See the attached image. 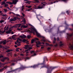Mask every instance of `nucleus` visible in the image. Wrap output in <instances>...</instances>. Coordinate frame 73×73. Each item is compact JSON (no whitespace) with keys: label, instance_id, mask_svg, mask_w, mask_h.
Here are the masks:
<instances>
[{"label":"nucleus","instance_id":"1","mask_svg":"<svg viewBox=\"0 0 73 73\" xmlns=\"http://www.w3.org/2000/svg\"><path fill=\"white\" fill-rule=\"evenodd\" d=\"M31 32H32V33H33L34 35H35V33H34V32H36V36H37L38 37H42L43 38H45V37L42 36H41V35H40V33L37 32V31H36V29H35V28H34V27H31Z\"/></svg>","mask_w":73,"mask_h":73},{"label":"nucleus","instance_id":"2","mask_svg":"<svg viewBox=\"0 0 73 73\" xmlns=\"http://www.w3.org/2000/svg\"><path fill=\"white\" fill-rule=\"evenodd\" d=\"M46 3L45 2H42L41 5L38 7H36V5H34V9H42V8H43L45 6V5H46Z\"/></svg>","mask_w":73,"mask_h":73},{"label":"nucleus","instance_id":"3","mask_svg":"<svg viewBox=\"0 0 73 73\" xmlns=\"http://www.w3.org/2000/svg\"><path fill=\"white\" fill-rule=\"evenodd\" d=\"M26 41H27V40L25 39H23V40H22L21 39H20L19 38H18L17 40V42H15V44H17L18 46H20V43H21V41H22V42H25Z\"/></svg>","mask_w":73,"mask_h":73},{"label":"nucleus","instance_id":"4","mask_svg":"<svg viewBox=\"0 0 73 73\" xmlns=\"http://www.w3.org/2000/svg\"><path fill=\"white\" fill-rule=\"evenodd\" d=\"M8 27H9V26H8L6 29V26H5V27L4 29L5 30L4 31H2V30H0V35H2L3 33H4V32H5V31H7L8 30Z\"/></svg>","mask_w":73,"mask_h":73},{"label":"nucleus","instance_id":"5","mask_svg":"<svg viewBox=\"0 0 73 73\" xmlns=\"http://www.w3.org/2000/svg\"><path fill=\"white\" fill-rule=\"evenodd\" d=\"M18 1H19L17 0H13V4H16Z\"/></svg>","mask_w":73,"mask_h":73},{"label":"nucleus","instance_id":"6","mask_svg":"<svg viewBox=\"0 0 73 73\" xmlns=\"http://www.w3.org/2000/svg\"><path fill=\"white\" fill-rule=\"evenodd\" d=\"M16 20V17H14L13 18H11L9 20L10 21H15Z\"/></svg>","mask_w":73,"mask_h":73},{"label":"nucleus","instance_id":"7","mask_svg":"<svg viewBox=\"0 0 73 73\" xmlns=\"http://www.w3.org/2000/svg\"><path fill=\"white\" fill-rule=\"evenodd\" d=\"M38 40V39L37 38H35L34 39H33L32 40H31V44H33V42L34 41H36V40Z\"/></svg>","mask_w":73,"mask_h":73},{"label":"nucleus","instance_id":"8","mask_svg":"<svg viewBox=\"0 0 73 73\" xmlns=\"http://www.w3.org/2000/svg\"><path fill=\"white\" fill-rule=\"evenodd\" d=\"M26 37L27 36L24 35H20L19 36V38H26Z\"/></svg>","mask_w":73,"mask_h":73},{"label":"nucleus","instance_id":"9","mask_svg":"<svg viewBox=\"0 0 73 73\" xmlns=\"http://www.w3.org/2000/svg\"><path fill=\"white\" fill-rule=\"evenodd\" d=\"M36 44L37 47H39L40 46L38 45H39V44H41V43H40V42L39 41H38L36 42Z\"/></svg>","mask_w":73,"mask_h":73},{"label":"nucleus","instance_id":"10","mask_svg":"<svg viewBox=\"0 0 73 73\" xmlns=\"http://www.w3.org/2000/svg\"><path fill=\"white\" fill-rule=\"evenodd\" d=\"M25 48V49H28V48L29 49H32V48L29 47L28 46H26Z\"/></svg>","mask_w":73,"mask_h":73},{"label":"nucleus","instance_id":"11","mask_svg":"<svg viewBox=\"0 0 73 73\" xmlns=\"http://www.w3.org/2000/svg\"><path fill=\"white\" fill-rule=\"evenodd\" d=\"M11 31H12V30H11L10 29L9 31L6 32V33H7V34L11 33Z\"/></svg>","mask_w":73,"mask_h":73},{"label":"nucleus","instance_id":"12","mask_svg":"<svg viewBox=\"0 0 73 73\" xmlns=\"http://www.w3.org/2000/svg\"><path fill=\"white\" fill-rule=\"evenodd\" d=\"M16 35H14L12 36V38L13 39H14V40H16V39L14 38H15V37H16Z\"/></svg>","mask_w":73,"mask_h":73},{"label":"nucleus","instance_id":"13","mask_svg":"<svg viewBox=\"0 0 73 73\" xmlns=\"http://www.w3.org/2000/svg\"><path fill=\"white\" fill-rule=\"evenodd\" d=\"M18 27L17 26V24L13 26V27H11L10 28H13L14 27V28H17V27Z\"/></svg>","mask_w":73,"mask_h":73},{"label":"nucleus","instance_id":"14","mask_svg":"<svg viewBox=\"0 0 73 73\" xmlns=\"http://www.w3.org/2000/svg\"><path fill=\"white\" fill-rule=\"evenodd\" d=\"M22 21L23 22L24 24H25V19L24 17L22 19Z\"/></svg>","mask_w":73,"mask_h":73},{"label":"nucleus","instance_id":"15","mask_svg":"<svg viewBox=\"0 0 73 73\" xmlns=\"http://www.w3.org/2000/svg\"><path fill=\"white\" fill-rule=\"evenodd\" d=\"M21 28H27V26H26L25 25H22L21 26Z\"/></svg>","mask_w":73,"mask_h":73},{"label":"nucleus","instance_id":"16","mask_svg":"<svg viewBox=\"0 0 73 73\" xmlns=\"http://www.w3.org/2000/svg\"><path fill=\"white\" fill-rule=\"evenodd\" d=\"M5 59H6V58H3V59L1 60V61L2 62H4V60H5Z\"/></svg>","mask_w":73,"mask_h":73},{"label":"nucleus","instance_id":"17","mask_svg":"<svg viewBox=\"0 0 73 73\" xmlns=\"http://www.w3.org/2000/svg\"><path fill=\"white\" fill-rule=\"evenodd\" d=\"M7 42H7L6 40H4L3 42V44H6V43H7Z\"/></svg>","mask_w":73,"mask_h":73},{"label":"nucleus","instance_id":"18","mask_svg":"<svg viewBox=\"0 0 73 73\" xmlns=\"http://www.w3.org/2000/svg\"><path fill=\"white\" fill-rule=\"evenodd\" d=\"M32 10V8H31L30 9H28V10H26V11H31V10Z\"/></svg>","mask_w":73,"mask_h":73},{"label":"nucleus","instance_id":"19","mask_svg":"<svg viewBox=\"0 0 73 73\" xmlns=\"http://www.w3.org/2000/svg\"><path fill=\"white\" fill-rule=\"evenodd\" d=\"M25 3H26V4H30V3H31V1H28L26 2H25Z\"/></svg>","mask_w":73,"mask_h":73},{"label":"nucleus","instance_id":"20","mask_svg":"<svg viewBox=\"0 0 73 73\" xmlns=\"http://www.w3.org/2000/svg\"><path fill=\"white\" fill-rule=\"evenodd\" d=\"M60 46H62V45H63V43H62V42H60Z\"/></svg>","mask_w":73,"mask_h":73},{"label":"nucleus","instance_id":"21","mask_svg":"<svg viewBox=\"0 0 73 73\" xmlns=\"http://www.w3.org/2000/svg\"><path fill=\"white\" fill-rule=\"evenodd\" d=\"M31 36H30V35H29L27 36V38H28L29 39L30 38H31Z\"/></svg>","mask_w":73,"mask_h":73},{"label":"nucleus","instance_id":"22","mask_svg":"<svg viewBox=\"0 0 73 73\" xmlns=\"http://www.w3.org/2000/svg\"><path fill=\"white\" fill-rule=\"evenodd\" d=\"M4 10L5 12V13H7V9H4Z\"/></svg>","mask_w":73,"mask_h":73},{"label":"nucleus","instance_id":"23","mask_svg":"<svg viewBox=\"0 0 73 73\" xmlns=\"http://www.w3.org/2000/svg\"><path fill=\"white\" fill-rule=\"evenodd\" d=\"M17 25V26L18 27H20V26H21V24H18Z\"/></svg>","mask_w":73,"mask_h":73},{"label":"nucleus","instance_id":"24","mask_svg":"<svg viewBox=\"0 0 73 73\" xmlns=\"http://www.w3.org/2000/svg\"><path fill=\"white\" fill-rule=\"evenodd\" d=\"M31 67L33 68H36V66L34 65V66H33V67L31 66Z\"/></svg>","mask_w":73,"mask_h":73},{"label":"nucleus","instance_id":"25","mask_svg":"<svg viewBox=\"0 0 73 73\" xmlns=\"http://www.w3.org/2000/svg\"><path fill=\"white\" fill-rule=\"evenodd\" d=\"M8 6V4H6L5 5V7H7Z\"/></svg>","mask_w":73,"mask_h":73},{"label":"nucleus","instance_id":"26","mask_svg":"<svg viewBox=\"0 0 73 73\" xmlns=\"http://www.w3.org/2000/svg\"><path fill=\"white\" fill-rule=\"evenodd\" d=\"M9 4L10 5H11V4H13V2L12 3L9 2Z\"/></svg>","mask_w":73,"mask_h":73},{"label":"nucleus","instance_id":"27","mask_svg":"<svg viewBox=\"0 0 73 73\" xmlns=\"http://www.w3.org/2000/svg\"><path fill=\"white\" fill-rule=\"evenodd\" d=\"M3 22L4 21L3 20H2L0 21V23H3Z\"/></svg>","mask_w":73,"mask_h":73},{"label":"nucleus","instance_id":"28","mask_svg":"<svg viewBox=\"0 0 73 73\" xmlns=\"http://www.w3.org/2000/svg\"><path fill=\"white\" fill-rule=\"evenodd\" d=\"M40 46H41V49H42V48H44V46H43L42 45H40Z\"/></svg>","mask_w":73,"mask_h":73},{"label":"nucleus","instance_id":"29","mask_svg":"<svg viewBox=\"0 0 73 73\" xmlns=\"http://www.w3.org/2000/svg\"><path fill=\"white\" fill-rule=\"evenodd\" d=\"M66 13L67 15H69V11H67Z\"/></svg>","mask_w":73,"mask_h":73},{"label":"nucleus","instance_id":"30","mask_svg":"<svg viewBox=\"0 0 73 73\" xmlns=\"http://www.w3.org/2000/svg\"><path fill=\"white\" fill-rule=\"evenodd\" d=\"M5 2H3L2 3L1 5H3V4H5Z\"/></svg>","mask_w":73,"mask_h":73},{"label":"nucleus","instance_id":"31","mask_svg":"<svg viewBox=\"0 0 73 73\" xmlns=\"http://www.w3.org/2000/svg\"><path fill=\"white\" fill-rule=\"evenodd\" d=\"M32 7V6H28V8H31Z\"/></svg>","mask_w":73,"mask_h":73},{"label":"nucleus","instance_id":"32","mask_svg":"<svg viewBox=\"0 0 73 73\" xmlns=\"http://www.w3.org/2000/svg\"><path fill=\"white\" fill-rule=\"evenodd\" d=\"M66 0H62V1H64V2H66Z\"/></svg>","mask_w":73,"mask_h":73},{"label":"nucleus","instance_id":"33","mask_svg":"<svg viewBox=\"0 0 73 73\" xmlns=\"http://www.w3.org/2000/svg\"><path fill=\"white\" fill-rule=\"evenodd\" d=\"M17 30H19V31H21V30H22V29H19V28H18Z\"/></svg>","mask_w":73,"mask_h":73},{"label":"nucleus","instance_id":"34","mask_svg":"<svg viewBox=\"0 0 73 73\" xmlns=\"http://www.w3.org/2000/svg\"><path fill=\"white\" fill-rule=\"evenodd\" d=\"M3 16H7V15H6V14L3 15Z\"/></svg>","mask_w":73,"mask_h":73},{"label":"nucleus","instance_id":"35","mask_svg":"<svg viewBox=\"0 0 73 73\" xmlns=\"http://www.w3.org/2000/svg\"><path fill=\"white\" fill-rule=\"evenodd\" d=\"M24 6H22V9H21L22 11H23V9H24Z\"/></svg>","mask_w":73,"mask_h":73},{"label":"nucleus","instance_id":"36","mask_svg":"<svg viewBox=\"0 0 73 73\" xmlns=\"http://www.w3.org/2000/svg\"><path fill=\"white\" fill-rule=\"evenodd\" d=\"M36 54L35 53V54H34L32 56H36Z\"/></svg>","mask_w":73,"mask_h":73},{"label":"nucleus","instance_id":"37","mask_svg":"<svg viewBox=\"0 0 73 73\" xmlns=\"http://www.w3.org/2000/svg\"><path fill=\"white\" fill-rule=\"evenodd\" d=\"M34 51H32L31 52V53H34Z\"/></svg>","mask_w":73,"mask_h":73},{"label":"nucleus","instance_id":"38","mask_svg":"<svg viewBox=\"0 0 73 73\" xmlns=\"http://www.w3.org/2000/svg\"><path fill=\"white\" fill-rule=\"evenodd\" d=\"M16 51H17V52H19V50L18 49H16Z\"/></svg>","mask_w":73,"mask_h":73},{"label":"nucleus","instance_id":"39","mask_svg":"<svg viewBox=\"0 0 73 73\" xmlns=\"http://www.w3.org/2000/svg\"><path fill=\"white\" fill-rule=\"evenodd\" d=\"M2 57H3V56L2 55H1L0 56V58H1Z\"/></svg>","mask_w":73,"mask_h":73},{"label":"nucleus","instance_id":"40","mask_svg":"<svg viewBox=\"0 0 73 73\" xmlns=\"http://www.w3.org/2000/svg\"><path fill=\"white\" fill-rule=\"evenodd\" d=\"M22 14L23 16H25V15H24V14H23V13H22Z\"/></svg>","mask_w":73,"mask_h":73},{"label":"nucleus","instance_id":"41","mask_svg":"<svg viewBox=\"0 0 73 73\" xmlns=\"http://www.w3.org/2000/svg\"><path fill=\"white\" fill-rule=\"evenodd\" d=\"M6 3H7V4H9V2H6Z\"/></svg>","mask_w":73,"mask_h":73},{"label":"nucleus","instance_id":"42","mask_svg":"<svg viewBox=\"0 0 73 73\" xmlns=\"http://www.w3.org/2000/svg\"><path fill=\"white\" fill-rule=\"evenodd\" d=\"M50 49V48L48 47V48L47 49H48V50H49V49Z\"/></svg>","mask_w":73,"mask_h":73},{"label":"nucleus","instance_id":"43","mask_svg":"<svg viewBox=\"0 0 73 73\" xmlns=\"http://www.w3.org/2000/svg\"><path fill=\"white\" fill-rule=\"evenodd\" d=\"M40 17V15H38L37 17V18H38V17Z\"/></svg>","mask_w":73,"mask_h":73},{"label":"nucleus","instance_id":"44","mask_svg":"<svg viewBox=\"0 0 73 73\" xmlns=\"http://www.w3.org/2000/svg\"><path fill=\"white\" fill-rule=\"evenodd\" d=\"M21 56H24V55L23 54H21Z\"/></svg>","mask_w":73,"mask_h":73},{"label":"nucleus","instance_id":"45","mask_svg":"<svg viewBox=\"0 0 73 73\" xmlns=\"http://www.w3.org/2000/svg\"><path fill=\"white\" fill-rule=\"evenodd\" d=\"M16 16H20V15H19V14H16Z\"/></svg>","mask_w":73,"mask_h":73},{"label":"nucleus","instance_id":"46","mask_svg":"<svg viewBox=\"0 0 73 73\" xmlns=\"http://www.w3.org/2000/svg\"><path fill=\"white\" fill-rule=\"evenodd\" d=\"M19 69H21V70H23V68H20L19 69Z\"/></svg>","mask_w":73,"mask_h":73},{"label":"nucleus","instance_id":"47","mask_svg":"<svg viewBox=\"0 0 73 73\" xmlns=\"http://www.w3.org/2000/svg\"><path fill=\"white\" fill-rule=\"evenodd\" d=\"M14 46H15V48L17 47V45H15Z\"/></svg>","mask_w":73,"mask_h":73},{"label":"nucleus","instance_id":"48","mask_svg":"<svg viewBox=\"0 0 73 73\" xmlns=\"http://www.w3.org/2000/svg\"><path fill=\"white\" fill-rule=\"evenodd\" d=\"M7 68V66H6L5 67H4V68H5V69H6V68Z\"/></svg>","mask_w":73,"mask_h":73},{"label":"nucleus","instance_id":"49","mask_svg":"<svg viewBox=\"0 0 73 73\" xmlns=\"http://www.w3.org/2000/svg\"><path fill=\"white\" fill-rule=\"evenodd\" d=\"M41 1H45V0H40Z\"/></svg>","mask_w":73,"mask_h":73},{"label":"nucleus","instance_id":"50","mask_svg":"<svg viewBox=\"0 0 73 73\" xmlns=\"http://www.w3.org/2000/svg\"><path fill=\"white\" fill-rule=\"evenodd\" d=\"M57 46V44H56L55 45V46Z\"/></svg>","mask_w":73,"mask_h":73},{"label":"nucleus","instance_id":"51","mask_svg":"<svg viewBox=\"0 0 73 73\" xmlns=\"http://www.w3.org/2000/svg\"><path fill=\"white\" fill-rule=\"evenodd\" d=\"M3 70V69H0V72H1Z\"/></svg>","mask_w":73,"mask_h":73},{"label":"nucleus","instance_id":"52","mask_svg":"<svg viewBox=\"0 0 73 73\" xmlns=\"http://www.w3.org/2000/svg\"><path fill=\"white\" fill-rule=\"evenodd\" d=\"M42 40L43 41H45V40L44 39L43 40Z\"/></svg>","mask_w":73,"mask_h":73},{"label":"nucleus","instance_id":"53","mask_svg":"<svg viewBox=\"0 0 73 73\" xmlns=\"http://www.w3.org/2000/svg\"><path fill=\"white\" fill-rule=\"evenodd\" d=\"M15 65V64L14 63L12 64V65Z\"/></svg>","mask_w":73,"mask_h":73},{"label":"nucleus","instance_id":"54","mask_svg":"<svg viewBox=\"0 0 73 73\" xmlns=\"http://www.w3.org/2000/svg\"><path fill=\"white\" fill-rule=\"evenodd\" d=\"M10 18H11V17H9L8 18V19H10Z\"/></svg>","mask_w":73,"mask_h":73},{"label":"nucleus","instance_id":"55","mask_svg":"<svg viewBox=\"0 0 73 73\" xmlns=\"http://www.w3.org/2000/svg\"><path fill=\"white\" fill-rule=\"evenodd\" d=\"M7 9H9V7H7Z\"/></svg>","mask_w":73,"mask_h":73},{"label":"nucleus","instance_id":"56","mask_svg":"<svg viewBox=\"0 0 73 73\" xmlns=\"http://www.w3.org/2000/svg\"><path fill=\"white\" fill-rule=\"evenodd\" d=\"M13 13V12H10V13H9V14H11V13Z\"/></svg>","mask_w":73,"mask_h":73},{"label":"nucleus","instance_id":"57","mask_svg":"<svg viewBox=\"0 0 73 73\" xmlns=\"http://www.w3.org/2000/svg\"><path fill=\"white\" fill-rule=\"evenodd\" d=\"M57 40L58 41V40H59V39L58 38H57Z\"/></svg>","mask_w":73,"mask_h":73},{"label":"nucleus","instance_id":"58","mask_svg":"<svg viewBox=\"0 0 73 73\" xmlns=\"http://www.w3.org/2000/svg\"><path fill=\"white\" fill-rule=\"evenodd\" d=\"M56 2H58V1H54V3H56Z\"/></svg>","mask_w":73,"mask_h":73},{"label":"nucleus","instance_id":"59","mask_svg":"<svg viewBox=\"0 0 73 73\" xmlns=\"http://www.w3.org/2000/svg\"><path fill=\"white\" fill-rule=\"evenodd\" d=\"M0 65H3V64H1V63L0 62Z\"/></svg>","mask_w":73,"mask_h":73},{"label":"nucleus","instance_id":"60","mask_svg":"<svg viewBox=\"0 0 73 73\" xmlns=\"http://www.w3.org/2000/svg\"><path fill=\"white\" fill-rule=\"evenodd\" d=\"M13 7V5H11V6H10L11 8V7Z\"/></svg>","mask_w":73,"mask_h":73},{"label":"nucleus","instance_id":"61","mask_svg":"<svg viewBox=\"0 0 73 73\" xmlns=\"http://www.w3.org/2000/svg\"><path fill=\"white\" fill-rule=\"evenodd\" d=\"M10 51H11V50H8V52H10Z\"/></svg>","mask_w":73,"mask_h":73},{"label":"nucleus","instance_id":"62","mask_svg":"<svg viewBox=\"0 0 73 73\" xmlns=\"http://www.w3.org/2000/svg\"><path fill=\"white\" fill-rule=\"evenodd\" d=\"M9 38L10 39H11V37H9Z\"/></svg>","mask_w":73,"mask_h":73},{"label":"nucleus","instance_id":"63","mask_svg":"<svg viewBox=\"0 0 73 73\" xmlns=\"http://www.w3.org/2000/svg\"><path fill=\"white\" fill-rule=\"evenodd\" d=\"M54 40H56V38H54Z\"/></svg>","mask_w":73,"mask_h":73},{"label":"nucleus","instance_id":"64","mask_svg":"<svg viewBox=\"0 0 73 73\" xmlns=\"http://www.w3.org/2000/svg\"><path fill=\"white\" fill-rule=\"evenodd\" d=\"M71 25H72V27H73V24H72Z\"/></svg>","mask_w":73,"mask_h":73}]
</instances>
